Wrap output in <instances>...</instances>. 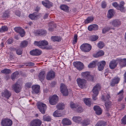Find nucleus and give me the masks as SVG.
<instances>
[{"label": "nucleus", "mask_w": 126, "mask_h": 126, "mask_svg": "<svg viewBox=\"0 0 126 126\" xmlns=\"http://www.w3.org/2000/svg\"><path fill=\"white\" fill-rule=\"evenodd\" d=\"M32 93L33 94H37L40 91V86L37 85H35L32 86Z\"/></svg>", "instance_id": "6ab92c4d"}, {"label": "nucleus", "mask_w": 126, "mask_h": 126, "mask_svg": "<svg viewBox=\"0 0 126 126\" xmlns=\"http://www.w3.org/2000/svg\"><path fill=\"white\" fill-rule=\"evenodd\" d=\"M13 41V39L12 38H10L6 41V42L7 43L10 44L12 43Z\"/></svg>", "instance_id": "13d9d810"}, {"label": "nucleus", "mask_w": 126, "mask_h": 126, "mask_svg": "<svg viewBox=\"0 0 126 126\" xmlns=\"http://www.w3.org/2000/svg\"><path fill=\"white\" fill-rule=\"evenodd\" d=\"M53 115L55 117H59L61 116L62 115L61 112L58 110H56L53 113Z\"/></svg>", "instance_id": "e433bc0d"}, {"label": "nucleus", "mask_w": 126, "mask_h": 126, "mask_svg": "<svg viewBox=\"0 0 126 126\" xmlns=\"http://www.w3.org/2000/svg\"><path fill=\"white\" fill-rule=\"evenodd\" d=\"M82 77L88 80H91L93 79V77L91 75L90 73L88 72H85L81 73Z\"/></svg>", "instance_id": "ddd939ff"}, {"label": "nucleus", "mask_w": 126, "mask_h": 126, "mask_svg": "<svg viewBox=\"0 0 126 126\" xmlns=\"http://www.w3.org/2000/svg\"><path fill=\"white\" fill-rule=\"evenodd\" d=\"M51 39L52 41L54 42H60L61 40V38L60 37L57 36H53L51 37Z\"/></svg>", "instance_id": "473e14b6"}, {"label": "nucleus", "mask_w": 126, "mask_h": 126, "mask_svg": "<svg viewBox=\"0 0 126 126\" xmlns=\"http://www.w3.org/2000/svg\"><path fill=\"white\" fill-rule=\"evenodd\" d=\"M42 121L39 119H35L33 120L30 123V126H40Z\"/></svg>", "instance_id": "1a4fd4ad"}, {"label": "nucleus", "mask_w": 126, "mask_h": 126, "mask_svg": "<svg viewBox=\"0 0 126 126\" xmlns=\"http://www.w3.org/2000/svg\"><path fill=\"white\" fill-rule=\"evenodd\" d=\"M120 79L117 77H115L110 82V85L112 86H114L116 84L118 83L120 81Z\"/></svg>", "instance_id": "5701e85b"}, {"label": "nucleus", "mask_w": 126, "mask_h": 126, "mask_svg": "<svg viewBox=\"0 0 126 126\" xmlns=\"http://www.w3.org/2000/svg\"><path fill=\"white\" fill-rule=\"evenodd\" d=\"M11 95V92L6 89L5 90L2 94V96L6 98L7 99H8Z\"/></svg>", "instance_id": "aec40b11"}, {"label": "nucleus", "mask_w": 126, "mask_h": 126, "mask_svg": "<svg viewBox=\"0 0 126 126\" xmlns=\"http://www.w3.org/2000/svg\"><path fill=\"white\" fill-rule=\"evenodd\" d=\"M55 76V73L53 71L51 70L49 71L47 74L46 78L47 80H50L54 78Z\"/></svg>", "instance_id": "2eb2a0df"}, {"label": "nucleus", "mask_w": 126, "mask_h": 126, "mask_svg": "<svg viewBox=\"0 0 126 126\" xmlns=\"http://www.w3.org/2000/svg\"><path fill=\"white\" fill-rule=\"evenodd\" d=\"M46 47L44 49H46L47 50H49L51 48V47L50 46H47V45H46Z\"/></svg>", "instance_id": "774afa93"}, {"label": "nucleus", "mask_w": 126, "mask_h": 126, "mask_svg": "<svg viewBox=\"0 0 126 126\" xmlns=\"http://www.w3.org/2000/svg\"><path fill=\"white\" fill-rule=\"evenodd\" d=\"M58 97L56 95H54L49 97V102L51 105H55L58 102Z\"/></svg>", "instance_id": "7ed1b4c3"}, {"label": "nucleus", "mask_w": 126, "mask_h": 126, "mask_svg": "<svg viewBox=\"0 0 126 126\" xmlns=\"http://www.w3.org/2000/svg\"><path fill=\"white\" fill-rule=\"evenodd\" d=\"M98 123L100 126H105L107 125L106 122L103 121H100Z\"/></svg>", "instance_id": "6e6d98bb"}, {"label": "nucleus", "mask_w": 126, "mask_h": 126, "mask_svg": "<svg viewBox=\"0 0 126 126\" xmlns=\"http://www.w3.org/2000/svg\"><path fill=\"white\" fill-rule=\"evenodd\" d=\"M57 108L59 110H63L64 108V105L63 103H59L57 105Z\"/></svg>", "instance_id": "c9c22d12"}, {"label": "nucleus", "mask_w": 126, "mask_h": 126, "mask_svg": "<svg viewBox=\"0 0 126 126\" xmlns=\"http://www.w3.org/2000/svg\"><path fill=\"white\" fill-rule=\"evenodd\" d=\"M77 81L79 86L80 88H83L85 86L86 81L84 79L79 78L77 79Z\"/></svg>", "instance_id": "0eeeda50"}, {"label": "nucleus", "mask_w": 126, "mask_h": 126, "mask_svg": "<svg viewBox=\"0 0 126 126\" xmlns=\"http://www.w3.org/2000/svg\"><path fill=\"white\" fill-rule=\"evenodd\" d=\"M73 65L79 71L82 70L84 68L83 63L79 62H76L73 63Z\"/></svg>", "instance_id": "9d476101"}, {"label": "nucleus", "mask_w": 126, "mask_h": 126, "mask_svg": "<svg viewBox=\"0 0 126 126\" xmlns=\"http://www.w3.org/2000/svg\"><path fill=\"white\" fill-rule=\"evenodd\" d=\"M93 18L92 17H88L85 21V23H88L90 22H92L93 20Z\"/></svg>", "instance_id": "3c124183"}, {"label": "nucleus", "mask_w": 126, "mask_h": 126, "mask_svg": "<svg viewBox=\"0 0 126 126\" xmlns=\"http://www.w3.org/2000/svg\"><path fill=\"white\" fill-rule=\"evenodd\" d=\"M31 85V83H27L25 85V86L26 87L28 88H30Z\"/></svg>", "instance_id": "0e129e2a"}, {"label": "nucleus", "mask_w": 126, "mask_h": 126, "mask_svg": "<svg viewBox=\"0 0 126 126\" xmlns=\"http://www.w3.org/2000/svg\"><path fill=\"white\" fill-rule=\"evenodd\" d=\"M114 14V10L113 9H110L108 12L107 16L108 18H111L113 16Z\"/></svg>", "instance_id": "2f4dec72"}, {"label": "nucleus", "mask_w": 126, "mask_h": 126, "mask_svg": "<svg viewBox=\"0 0 126 126\" xmlns=\"http://www.w3.org/2000/svg\"><path fill=\"white\" fill-rule=\"evenodd\" d=\"M77 34H75L74 37V40L73 42V44H75L77 43Z\"/></svg>", "instance_id": "4d7b16f0"}, {"label": "nucleus", "mask_w": 126, "mask_h": 126, "mask_svg": "<svg viewBox=\"0 0 126 126\" xmlns=\"http://www.w3.org/2000/svg\"><path fill=\"white\" fill-rule=\"evenodd\" d=\"M111 29H114L113 28H112L110 27H105L104 28L102 29V33H104L106 32L109 31Z\"/></svg>", "instance_id": "37998d69"}, {"label": "nucleus", "mask_w": 126, "mask_h": 126, "mask_svg": "<svg viewBox=\"0 0 126 126\" xmlns=\"http://www.w3.org/2000/svg\"><path fill=\"white\" fill-rule=\"evenodd\" d=\"M97 62L96 61H94L92 62L91 63L88 65V67L89 68H92L94 67L96 65Z\"/></svg>", "instance_id": "a19ab883"}, {"label": "nucleus", "mask_w": 126, "mask_h": 126, "mask_svg": "<svg viewBox=\"0 0 126 126\" xmlns=\"http://www.w3.org/2000/svg\"><path fill=\"white\" fill-rule=\"evenodd\" d=\"M106 64V62L104 61H102L98 63V69L99 71L103 70Z\"/></svg>", "instance_id": "f3484780"}, {"label": "nucleus", "mask_w": 126, "mask_h": 126, "mask_svg": "<svg viewBox=\"0 0 126 126\" xmlns=\"http://www.w3.org/2000/svg\"><path fill=\"white\" fill-rule=\"evenodd\" d=\"M90 120H85L82 122V124L83 126H86L90 124Z\"/></svg>", "instance_id": "58836bf2"}, {"label": "nucleus", "mask_w": 126, "mask_h": 126, "mask_svg": "<svg viewBox=\"0 0 126 126\" xmlns=\"http://www.w3.org/2000/svg\"><path fill=\"white\" fill-rule=\"evenodd\" d=\"M15 49V50H16V53L17 55H20L22 54V48H18L17 49Z\"/></svg>", "instance_id": "8fccbe9b"}, {"label": "nucleus", "mask_w": 126, "mask_h": 126, "mask_svg": "<svg viewBox=\"0 0 126 126\" xmlns=\"http://www.w3.org/2000/svg\"><path fill=\"white\" fill-rule=\"evenodd\" d=\"M104 54V52L102 50H100L98 51L97 53L93 55L94 57L97 58L99 56H102Z\"/></svg>", "instance_id": "7c9ffc66"}, {"label": "nucleus", "mask_w": 126, "mask_h": 126, "mask_svg": "<svg viewBox=\"0 0 126 126\" xmlns=\"http://www.w3.org/2000/svg\"><path fill=\"white\" fill-rule=\"evenodd\" d=\"M94 110L95 111V112L97 115H99L102 113V110L101 108L99 106L96 105L94 107Z\"/></svg>", "instance_id": "393cba45"}, {"label": "nucleus", "mask_w": 126, "mask_h": 126, "mask_svg": "<svg viewBox=\"0 0 126 126\" xmlns=\"http://www.w3.org/2000/svg\"><path fill=\"white\" fill-rule=\"evenodd\" d=\"M106 5L107 4L106 2L104 1L102 2L101 4V6L102 8H105L106 7Z\"/></svg>", "instance_id": "052dcab7"}, {"label": "nucleus", "mask_w": 126, "mask_h": 126, "mask_svg": "<svg viewBox=\"0 0 126 126\" xmlns=\"http://www.w3.org/2000/svg\"><path fill=\"white\" fill-rule=\"evenodd\" d=\"M43 119L44 121H50L51 120V118L49 116L46 115L43 116Z\"/></svg>", "instance_id": "de8ad7c7"}, {"label": "nucleus", "mask_w": 126, "mask_h": 126, "mask_svg": "<svg viewBox=\"0 0 126 126\" xmlns=\"http://www.w3.org/2000/svg\"><path fill=\"white\" fill-rule=\"evenodd\" d=\"M118 61L119 62L120 65L122 67L125 66H126V59H119Z\"/></svg>", "instance_id": "bb28decb"}, {"label": "nucleus", "mask_w": 126, "mask_h": 126, "mask_svg": "<svg viewBox=\"0 0 126 126\" xmlns=\"http://www.w3.org/2000/svg\"><path fill=\"white\" fill-rule=\"evenodd\" d=\"M34 44L39 47L40 48H42L44 49L46 45H47L48 43L46 41L43 40L40 41L39 42L35 41L34 42Z\"/></svg>", "instance_id": "f257e3e1"}, {"label": "nucleus", "mask_w": 126, "mask_h": 126, "mask_svg": "<svg viewBox=\"0 0 126 126\" xmlns=\"http://www.w3.org/2000/svg\"><path fill=\"white\" fill-rule=\"evenodd\" d=\"M52 4L51 3H47L46 7L49 8L52 6Z\"/></svg>", "instance_id": "69168bd1"}, {"label": "nucleus", "mask_w": 126, "mask_h": 126, "mask_svg": "<svg viewBox=\"0 0 126 126\" xmlns=\"http://www.w3.org/2000/svg\"><path fill=\"white\" fill-rule=\"evenodd\" d=\"M70 105L71 108L73 109L76 108L78 106V104H75L73 102H70Z\"/></svg>", "instance_id": "79ce46f5"}, {"label": "nucleus", "mask_w": 126, "mask_h": 126, "mask_svg": "<svg viewBox=\"0 0 126 126\" xmlns=\"http://www.w3.org/2000/svg\"><path fill=\"white\" fill-rule=\"evenodd\" d=\"M73 120L75 122L77 123H80L81 122L82 118L81 117L78 116H74L72 118Z\"/></svg>", "instance_id": "c756f323"}, {"label": "nucleus", "mask_w": 126, "mask_h": 126, "mask_svg": "<svg viewBox=\"0 0 126 126\" xmlns=\"http://www.w3.org/2000/svg\"><path fill=\"white\" fill-rule=\"evenodd\" d=\"M77 108V112L80 113L83 111V109L80 106L78 105V106Z\"/></svg>", "instance_id": "603ef678"}, {"label": "nucleus", "mask_w": 126, "mask_h": 126, "mask_svg": "<svg viewBox=\"0 0 126 126\" xmlns=\"http://www.w3.org/2000/svg\"><path fill=\"white\" fill-rule=\"evenodd\" d=\"M62 123L63 126L69 125L71 124V121L67 118L63 119L62 121Z\"/></svg>", "instance_id": "4be33fe9"}, {"label": "nucleus", "mask_w": 126, "mask_h": 126, "mask_svg": "<svg viewBox=\"0 0 126 126\" xmlns=\"http://www.w3.org/2000/svg\"><path fill=\"white\" fill-rule=\"evenodd\" d=\"M80 48L82 51L84 52H88L91 49V47L88 44H84L81 46Z\"/></svg>", "instance_id": "f03ea898"}, {"label": "nucleus", "mask_w": 126, "mask_h": 126, "mask_svg": "<svg viewBox=\"0 0 126 126\" xmlns=\"http://www.w3.org/2000/svg\"><path fill=\"white\" fill-rule=\"evenodd\" d=\"M98 47L100 49L102 48L104 46V44L102 41H100L97 44Z\"/></svg>", "instance_id": "49530a36"}, {"label": "nucleus", "mask_w": 126, "mask_h": 126, "mask_svg": "<svg viewBox=\"0 0 126 126\" xmlns=\"http://www.w3.org/2000/svg\"><path fill=\"white\" fill-rule=\"evenodd\" d=\"M112 4L114 7H115L118 10L117 8L118 7V5L116 2H114L112 3Z\"/></svg>", "instance_id": "680f3d73"}, {"label": "nucleus", "mask_w": 126, "mask_h": 126, "mask_svg": "<svg viewBox=\"0 0 126 126\" xmlns=\"http://www.w3.org/2000/svg\"><path fill=\"white\" fill-rule=\"evenodd\" d=\"M98 36L97 35H93L90 38L91 40L92 41H95L98 38Z\"/></svg>", "instance_id": "5fc2aeb1"}, {"label": "nucleus", "mask_w": 126, "mask_h": 126, "mask_svg": "<svg viewBox=\"0 0 126 126\" xmlns=\"http://www.w3.org/2000/svg\"><path fill=\"white\" fill-rule=\"evenodd\" d=\"M29 17L32 20H35L40 17V16L36 12H34L32 14H30Z\"/></svg>", "instance_id": "4468645a"}, {"label": "nucleus", "mask_w": 126, "mask_h": 126, "mask_svg": "<svg viewBox=\"0 0 126 126\" xmlns=\"http://www.w3.org/2000/svg\"><path fill=\"white\" fill-rule=\"evenodd\" d=\"M37 107L41 112L43 114L45 113V111L47 109V106L46 105L42 103H38Z\"/></svg>", "instance_id": "423d86ee"}, {"label": "nucleus", "mask_w": 126, "mask_h": 126, "mask_svg": "<svg viewBox=\"0 0 126 126\" xmlns=\"http://www.w3.org/2000/svg\"><path fill=\"white\" fill-rule=\"evenodd\" d=\"M105 105L106 109L108 110L111 107V103L110 101H106L105 102Z\"/></svg>", "instance_id": "72a5a7b5"}, {"label": "nucleus", "mask_w": 126, "mask_h": 126, "mask_svg": "<svg viewBox=\"0 0 126 126\" xmlns=\"http://www.w3.org/2000/svg\"><path fill=\"white\" fill-rule=\"evenodd\" d=\"M1 72L2 73L6 74H8L11 73V70L10 69H5L1 71Z\"/></svg>", "instance_id": "a18cd8bd"}, {"label": "nucleus", "mask_w": 126, "mask_h": 126, "mask_svg": "<svg viewBox=\"0 0 126 126\" xmlns=\"http://www.w3.org/2000/svg\"><path fill=\"white\" fill-rule=\"evenodd\" d=\"M60 90L64 96H66L68 95V90L65 85L63 84H61Z\"/></svg>", "instance_id": "39448f33"}, {"label": "nucleus", "mask_w": 126, "mask_h": 126, "mask_svg": "<svg viewBox=\"0 0 126 126\" xmlns=\"http://www.w3.org/2000/svg\"><path fill=\"white\" fill-rule=\"evenodd\" d=\"M45 72L44 71H41L38 75V77L41 81H43L45 78Z\"/></svg>", "instance_id": "cd10ccee"}, {"label": "nucleus", "mask_w": 126, "mask_h": 126, "mask_svg": "<svg viewBox=\"0 0 126 126\" xmlns=\"http://www.w3.org/2000/svg\"><path fill=\"white\" fill-rule=\"evenodd\" d=\"M12 124V122L11 120L5 119L1 120V126H11Z\"/></svg>", "instance_id": "20e7f679"}, {"label": "nucleus", "mask_w": 126, "mask_h": 126, "mask_svg": "<svg viewBox=\"0 0 126 126\" xmlns=\"http://www.w3.org/2000/svg\"><path fill=\"white\" fill-rule=\"evenodd\" d=\"M46 33V31L43 30H37L35 31L34 32V33L36 36L39 35H45Z\"/></svg>", "instance_id": "a211bd4d"}, {"label": "nucleus", "mask_w": 126, "mask_h": 126, "mask_svg": "<svg viewBox=\"0 0 126 126\" xmlns=\"http://www.w3.org/2000/svg\"><path fill=\"white\" fill-rule=\"evenodd\" d=\"M124 4L125 3L123 1L121 2L120 4L118 5V10H120L121 12H124L125 11V8L124 7Z\"/></svg>", "instance_id": "a878e982"}, {"label": "nucleus", "mask_w": 126, "mask_h": 126, "mask_svg": "<svg viewBox=\"0 0 126 126\" xmlns=\"http://www.w3.org/2000/svg\"><path fill=\"white\" fill-rule=\"evenodd\" d=\"M15 30L16 32L19 33L20 36L23 37L25 33L24 30L20 27H16L15 28Z\"/></svg>", "instance_id": "dca6fc26"}, {"label": "nucleus", "mask_w": 126, "mask_h": 126, "mask_svg": "<svg viewBox=\"0 0 126 126\" xmlns=\"http://www.w3.org/2000/svg\"><path fill=\"white\" fill-rule=\"evenodd\" d=\"M12 88L16 93H18L20 92L21 89V87L18 84V82H17L15 84H13Z\"/></svg>", "instance_id": "f8f14e48"}, {"label": "nucleus", "mask_w": 126, "mask_h": 126, "mask_svg": "<svg viewBox=\"0 0 126 126\" xmlns=\"http://www.w3.org/2000/svg\"><path fill=\"white\" fill-rule=\"evenodd\" d=\"M122 122L124 124H126V115L122 119Z\"/></svg>", "instance_id": "bf43d9fd"}, {"label": "nucleus", "mask_w": 126, "mask_h": 126, "mask_svg": "<svg viewBox=\"0 0 126 126\" xmlns=\"http://www.w3.org/2000/svg\"><path fill=\"white\" fill-rule=\"evenodd\" d=\"M60 8L62 10L65 12H67L68 11V7L67 5H62L60 6Z\"/></svg>", "instance_id": "4c0bfd02"}, {"label": "nucleus", "mask_w": 126, "mask_h": 126, "mask_svg": "<svg viewBox=\"0 0 126 126\" xmlns=\"http://www.w3.org/2000/svg\"><path fill=\"white\" fill-rule=\"evenodd\" d=\"M15 13L16 15L19 16H20V12L19 11H17Z\"/></svg>", "instance_id": "338daca9"}, {"label": "nucleus", "mask_w": 126, "mask_h": 126, "mask_svg": "<svg viewBox=\"0 0 126 126\" xmlns=\"http://www.w3.org/2000/svg\"><path fill=\"white\" fill-rule=\"evenodd\" d=\"M117 64V63L115 60H113L110 62L109 66L110 68L113 69L116 67Z\"/></svg>", "instance_id": "b1692460"}, {"label": "nucleus", "mask_w": 126, "mask_h": 126, "mask_svg": "<svg viewBox=\"0 0 126 126\" xmlns=\"http://www.w3.org/2000/svg\"><path fill=\"white\" fill-rule=\"evenodd\" d=\"M19 74L18 72H14L13 75L11 76V78L13 80H14L17 77Z\"/></svg>", "instance_id": "ea45409f"}, {"label": "nucleus", "mask_w": 126, "mask_h": 126, "mask_svg": "<svg viewBox=\"0 0 126 126\" xmlns=\"http://www.w3.org/2000/svg\"><path fill=\"white\" fill-rule=\"evenodd\" d=\"M28 44V42L26 41H22L21 43L20 46L21 47H26Z\"/></svg>", "instance_id": "c03bdc74"}, {"label": "nucleus", "mask_w": 126, "mask_h": 126, "mask_svg": "<svg viewBox=\"0 0 126 126\" xmlns=\"http://www.w3.org/2000/svg\"><path fill=\"white\" fill-rule=\"evenodd\" d=\"M110 24L114 27H118L121 25V22L119 20L114 19L111 21Z\"/></svg>", "instance_id": "9b49d317"}, {"label": "nucleus", "mask_w": 126, "mask_h": 126, "mask_svg": "<svg viewBox=\"0 0 126 126\" xmlns=\"http://www.w3.org/2000/svg\"><path fill=\"white\" fill-rule=\"evenodd\" d=\"M101 88L100 84L99 83L97 84L93 87L92 90L93 93L96 95H98Z\"/></svg>", "instance_id": "6e6552de"}, {"label": "nucleus", "mask_w": 126, "mask_h": 126, "mask_svg": "<svg viewBox=\"0 0 126 126\" xmlns=\"http://www.w3.org/2000/svg\"><path fill=\"white\" fill-rule=\"evenodd\" d=\"M98 29V26L95 24L93 25L89 26L88 27L89 31H91L93 30H96Z\"/></svg>", "instance_id": "c85d7f7f"}, {"label": "nucleus", "mask_w": 126, "mask_h": 126, "mask_svg": "<svg viewBox=\"0 0 126 126\" xmlns=\"http://www.w3.org/2000/svg\"><path fill=\"white\" fill-rule=\"evenodd\" d=\"M110 98V95L109 94H107L106 95L105 97H104V96H102V98L103 99L105 102H106V101H109L108 100Z\"/></svg>", "instance_id": "864d4df0"}, {"label": "nucleus", "mask_w": 126, "mask_h": 126, "mask_svg": "<svg viewBox=\"0 0 126 126\" xmlns=\"http://www.w3.org/2000/svg\"><path fill=\"white\" fill-rule=\"evenodd\" d=\"M84 102L87 106H90L91 105V101L90 98H85L84 100Z\"/></svg>", "instance_id": "f704fd0d"}, {"label": "nucleus", "mask_w": 126, "mask_h": 126, "mask_svg": "<svg viewBox=\"0 0 126 126\" xmlns=\"http://www.w3.org/2000/svg\"><path fill=\"white\" fill-rule=\"evenodd\" d=\"M123 90H121L120 92L118 93V94L120 95H121V98L122 99L123 98Z\"/></svg>", "instance_id": "e2e57ef3"}, {"label": "nucleus", "mask_w": 126, "mask_h": 126, "mask_svg": "<svg viewBox=\"0 0 126 126\" xmlns=\"http://www.w3.org/2000/svg\"><path fill=\"white\" fill-rule=\"evenodd\" d=\"M41 53V51L37 49H33L30 52V54L32 55H39Z\"/></svg>", "instance_id": "412c9836"}, {"label": "nucleus", "mask_w": 126, "mask_h": 126, "mask_svg": "<svg viewBox=\"0 0 126 126\" xmlns=\"http://www.w3.org/2000/svg\"><path fill=\"white\" fill-rule=\"evenodd\" d=\"M8 28L7 26H2L1 28H0V32H4L7 31Z\"/></svg>", "instance_id": "09e8293b"}]
</instances>
